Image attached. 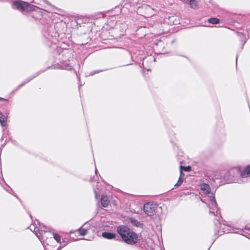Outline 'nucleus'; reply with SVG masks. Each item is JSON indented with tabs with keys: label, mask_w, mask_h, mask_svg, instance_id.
<instances>
[{
	"label": "nucleus",
	"mask_w": 250,
	"mask_h": 250,
	"mask_svg": "<svg viewBox=\"0 0 250 250\" xmlns=\"http://www.w3.org/2000/svg\"><path fill=\"white\" fill-rule=\"evenodd\" d=\"M117 232L123 240L128 244L133 245L138 241L137 234L125 226H119L117 228Z\"/></svg>",
	"instance_id": "f257e3e1"
},
{
	"label": "nucleus",
	"mask_w": 250,
	"mask_h": 250,
	"mask_svg": "<svg viewBox=\"0 0 250 250\" xmlns=\"http://www.w3.org/2000/svg\"><path fill=\"white\" fill-rule=\"evenodd\" d=\"M13 7L21 11H33L35 10V6L21 0H16L13 2Z\"/></svg>",
	"instance_id": "f03ea898"
},
{
	"label": "nucleus",
	"mask_w": 250,
	"mask_h": 250,
	"mask_svg": "<svg viewBox=\"0 0 250 250\" xmlns=\"http://www.w3.org/2000/svg\"><path fill=\"white\" fill-rule=\"evenodd\" d=\"M208 201L209 213L213 214L214 215H217L218 208L214 197L212 195L208 196Z\"/></svg>",
	"instance_id": "7ed1b4c3"
},
{
	"label": "nucleus",
	"mask_w": 250,
	"mask_h": 250,
	"mask_svg": "<svg viewBox=\"0 0 250 250\" xmlns=\"http://www.w3.org/2000/svg\"><path fill=\"white\" fill-rule=\"evenodd\" d=\"M156 206L155 205L146 203L144 206V210L148 216H151L155 212Z\"/></svg>",
	"instance_id": "20e7f679"
},
{
	"label": "nucleus",
	"mask_w": 250,
	"mask_h": 250,
	"mask_svg": "<svg viewBox=\"0 0 250 250\" xmlns=\"http://www.w3.org/2000/svg\"><path fill=\"white\" fill-rule=\"evenodd\" d=\"M228 173H226V174L224 173V172H221L220 173V175H219L218 174H216L215 175V178H220V179H223L224 180H225L228 183H232V182H235V180H233V179H229V178L227 177V175Z\"/></svg>",
	"instance_id": "39448f33"
},
{
	"label": "nucleus",
	"mask_w": 250,
	"mask_h": 250,
	"mask_svg": "<svg viewBox=\"0 0 250 250\" xmlns=\"http://www.w3.org/2000/svg\"><path fill=\"white\" fill-rule=\"evenodd\" d=\"M242 177H247L250 176V164L247 166L241 173Z\"/></svg>",
	"instance_id": "423d86ee"
},
{
	"label": "nucleus",
	"mask_w": 250,
	"mask_h": 250,
	"mask_svg": "<svg viewBox=\"0 0 250 250\" xmlns=\"http://www.w3.org/2000/svg\"><path fill=\"white\" fill-rule=\"evenodd\" d=\"M102 236L106 239H112L115 238L116 235L113 233L104 232L102 233Z\"/></svg>",
	"instance_id": "0eeeda50"
},
{
	"label": "nucleus",
	"mask_w": 250,
	"mask_h": 250,
	"mask_svg": "<svg viewBox=\"0 0 250 250\" xmlns=\"http://www.w3.org/2000/svg\"><path fill=\"white\" fill-rule=\"evenodd\" d=\"M200 188L205 194H208L209 192V187L207 184H202L200 185Z\"/></svg>",
	"instance_id": "6e6552de"
},
{
	"label": "nucleus",
	"mask_w": 250,
	"mask_h": 250,
	"mask_svg": "<svg viewBox=\"0 0 250 250\" xmlns=\"http://www.w3.org/2000/svg\"><path fill=\"white\" fill-rule=\"evenodd\" d=\"M109 204V201L108 200V197L106 196H102L101 198V205L104 207L106 208L108 206Z\"/></svg>",
	"instance_id": "1a4fd4ad"
},
{
	"label": "nucleus",
	"mask_w": 250,
	"mask_h": 250,
	"mask_svg": "<svg viewBox=\"0 0 250 250\" xmlns=\"http://www.w3.org/2000/svg\"><path fill=\"white\" fill-rule=\"evenodd\" d=\"M7 121V117L3 115L2 113H0V123L2 126L6 125V122Z\"/></svg>",
	"instance_id": "9d476101"
},
{
	"label": "nucleus",
	"mask_w": 250,
	"mask_h": 250,
	"mask_svg": "<svg viewBox=\"0 0 250 250\" xmlns=\"http://www.w3.org/2000/svg\"><path fill=\"white\" fill-rule=\"evenodd\" d=\"M169 22L170 24H177L179 23V20L177 19L175 16H171L168 18Z\"/></svg>",
	"instance_id": "9b49d317"
},
{
	"label": "nucleus",
	"mask_w": 250,
	"mask_h": 250,
	"mask_svg": "<svg viewBox=\"0 0 250 250\" xmlns=\"http://www.w3.org/2000/svg\"><path fill=\"white\" fill-rule=\"evenodd\" d=\"M77 231L79 232L80 235L84 236L87 233V229L81 228Z\"/></svg>",
	"instance_id": "f8f14e48"
},
{
	"label": "nucleus",
	"mask_w": 250,
	"mask_h": 250,
	"mask_svg": "<svg viewBox=\"0 0 250 250\" xmlns=\"http://www.w3.org/2000/svg\"><path fill=\"white\" fill-rule=\"evenodd\" d=\"M189 5L192 8L195 9L198 7V3L195 0H190Z\"/></svg>",
	"instance_id": "ddd939ff"
},
{
	"label": "nucleus",
	"mask_w": 250,
	"mask_h": 250,
	"mask_svg": "<svg viewBox=\"0 0 250 250\" xmlns=\"http://www.w3.org/2000/svg\"><path fill=\"white\" fill-rule=\"evenodd\" d=\"M208 21L212 24H217L219 22V19L215 18H211L208 20Z\"/></svg>",
	"instance_id": "4468645a"
},
{
	"label": "nucleus",
	"mask_w": 250,
	"mask_h": 250,
	"mask_svg": "<svg viewBox=\"0 0 250 250\" xmlns=\"http://www.w3.org/2000/svg\"><path fill=\"white\" fill-rule=\"evenodd\" d=\"M180 174L181 175H182V170H184L185 171H189L190 170V167L189 166H188V167H183V166H180Z\"/></svg>",
	"instance_id": "2eb2a0df"
},
{
	"label": "nucleus",
	"mask_w": 250,
	"mask_h": 250,
	"mask_svg": "<svg viewBox=\"0 0 250 250\" xmlns=\"http://www.w3.org/2000/svg\"><path fill=\"white\" fill-rule=\"evenodd\" d=\"M129 222L132 224H133L137 227L139 226V225L140 224V223L137 220H135V219H134L133 218H129Z\"/></svg>",
	"instance_id": "dca6fc26"
},
{
	"label": "nucleus",
	"mask_w": 250,
	"mask_h": 250,
	"mask_svg": "<svg viewBox=\"0 0 250 250\" xmlns=\"http://www.w3.org/2000/svg\"><path fill=\"white\" fill-rule=\"evenodd\" d=\"M53 238L54 239L58 242L60 243L61 240V238L60 235H59L57 233H53Z\"/></svg>",
	"instance_id": "f3484780"
},
{
	"label": "nucleus",
	"mask_w": 250,
	"mask_h": 250,
	"mask_svg": "<svg viewBox=\"0 0 250 250\" xmlns=\"http://www.w3.org/2000/svg\"><path fill=\"white\" fill-rule=\"evenodd\" d=\"M181 176H182V175H180L179 180H178V182H177V183L175 184L174 187H178L181 185V184L182 183V182L183 181V179L181 178Z\"/></svg>",
	"instance_id": "a211bd4d"
},
{
	"label": "nucleus",
	"mask_w": 250,
	"mask_h": 250,
	"mask_svg": "<svg viewBox=\"0 0 250 250\" xmlns=\"http://www.w3.org/2000/svg\"><path fill=\"white\" fill-rule=\"evenodd\" d=\"M237 171L238 173L239 172V169L238 168H233L232 169H231V170H230L229 172V175H232L234 172V171Z\"/></svg>",
	"instance_id": "6ab92c4d"
},
{
	"label": "nucleus",
	"mask_w": 250,
	"mask_h": 250,
	"mask_svg": "<svg viewBox=\"0 0 250 250\" xmlns=\"http://www.w3.org/2000/svg\"><path fill=\"white\" fill-rule=\"evenodd\" d=\"M29 228H30V229L31 230H32V231H34L35 232V234H36V235L37 236V237H38L39 238H40V236H39V235H38V234L37 233V229L34 228V230H33V226H32V225H31V226H30Z\"/></svg>",
	"instance_id": "aec40b11"
},
{
	"label": "nucleus",
	"mask_w": 250,
	"mask_h": 250,
	"mask_svg": "<svg viewBox=\"0 0 250 250\" xmlns=\"http://www.w3.org/2000/svg\"><path fill=\"white\" fill-rule=\"evenodd\" d=\"M65 69L67 70H70L71 69V67L70 66H67L65 67Z\"/></svg>",
	"instance_id": "412c9836"
},
{
	"label": "nucleus",
	"mask_w": 250,
	"mask_h": 250,
	"mask_svg": "<svg viewBox=\"0 0 250 250\" xmlns=\"http://www.w3.org/2000/svg\"><path fill=\"white\" fill-rule=\"evenodd\" d=\"M99 72V71L94 72V73H91V74H92V75H93V74H96V73H98Z\"/></svg>",
	"instance_id": "4be33fe9"
},
{
	"label": "nucleus",
	"mask_w": 250,
	"mask_h": 250,
	"mask_svg": "<svg viewBox=\"0 0 250 250\" xmlns=\"http://www.w3.org/2000/svg\"><path fill=\"white\" fill-rule=\"evenodd\" d=\"M61 248H62V247H59L58 248V250H59L61 249Z\"/></svg>",
	"instance_id": "5701e85b"
},
{
	"label": "nucleus",
	"mask_w": 250,
	"mask_h": 250,
	"mask_svg": "<svg viewBox=\"0 0 250 250\" xmlns=\"http://www.w3.org/2000/svg\"><path fill=\"white\" fill-rule=\"evenodd\" d=\"M0 100H3L2 98H0Z\"/></svg>",
	"instance_id": "b1692460"
},
{
	"label": "nucleus",
	"mask_w": 250,
	"mask_h": 250,
	"mask_svg": "<svg viewBox=\"0 0 250 250\" xmlns=\"http://www.w3.org/2000/svg\"><path fill=\"white\" fill-rule=\"evenodd\" d=\"M44 250H47L46 248H44Z\"/></svg>",
	"instance_id": "393cba45"
}]
</instances>
